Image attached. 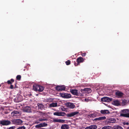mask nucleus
Wrapping results in <instances>:
<instances>
[{
	"label": "nucleus",
	"instance_id": "b1692460",
	"mask_svg": "<svg viewBox=\"0 0 129 129\" xmlns=\"http://www.w3.org/2000/svg\"><path fill=\"white\" fill-rule=\"evenodd\" d=\"M84 61V59L83 58L80 57L78 58L77 59V62L78 64L80 62H82Z\"/></svg>",
	"mask_w": 129,
	"mask_h": 129
},
{
	"label": "nucleus",
	"instance_id": "473e14b6",
	"mask_svg": "<svg viewBox=\"0 0 129 129\" xmlns=\"http://www.w3.org/2000/svg\"><path fill=\"white\" fill-rule=\"evenodd\" d=\"M15 128V127L14 126H12L11 127H9V129H14Z\"/></svg>",
	"mask_w": 129,
	"mask_h": 129
},
{
	"label": "nucleus",
	"instance_id": "c9c22d12",
	"mask_svg": "<svg viewBox=\"0 0 129 129\" xmlns=\"http://www.w3.org/2000/svg\"><path fill=\"white\" fill-rule=\"evenodd\" d=\"M10 88L11 89H13V86L12 85H11Z\"/></svg>",
	"mask_w": 129,
	"mask_h": 129
},
{
	"label": "nucleus",
	"instance_id": "ea45409f",
	"mask_svg": "<svg viewBox=\"0 0 129 129\" xmlns=\"http://www.w3.org/2000/svg\"><path fill=\"white\" fill-rule=\"evenodd\" d=\"M94 116V114H92L90 115V117H91L92 116Z\"/></svg>",
	"mask_w": 129,
	"mask_h": 129
},
{
	"label": "nucleus",
	"instance_id": "a878e982",
	"mask_svg": "<svg viewBox=\"0 0 129 129\" xmlns=\"http://www.w3.org/2000/svg\"><path fill=\"white\" fill-rule=\"evenodd\" d=\"M120 116H121L129 117V113L127 114L121 113Z\"/></svg>",
	"mask_w": 129,
	"mask_h": 129
},
{
	"label": "nucleus",
	"instance_id": "6ab92c4d",
	"mask_svg": "<svg viewBox=\"0 0 129 129\" xmlns=\"http://www.w3.org/2000/svg\"><path fill=\"white\" fill-rule=\"evenodd\" d=\"M106 117L103 116L101 117H100L99 118H95L93 120L95 121H100L104 120L106 119Z\"/></svg>",
	"mask_w": 129,
	"mask_h": 129
},
{
	"label": "nucleus",
	"instance_id": "aec40b11",
	"mask_svg": "<svg viewBox=\"0 0 129 129\" xmlns=\"http://www.w3.org/2000/svg\"><path fill=\"white\" fill-rule=\"evenodd\" d=\"M38 106L39 109L41 110H43L44 108V105L42 104L38 103Z\"/></svg>",
	"mask_w": 129,
	"mask_h": 129
},
{
	"label": "nucleus",
	"instance_id": "f257e3e1",
	"mask_svg": "<svg viewBox=\"0 0 129 129\" xmlns=\"http://www.w3.org/2000/svg\"><path fill=\"white\" fill-rule=\"evenodd\" d=\"M33 87L34 90L36 91L42 92L44 89V87L43 86L36 84H34Z\"/></svg>",
	"mask_w": 129,
	"mask_h": 129
},
{
	"label": "nucleus",
	"instance_id": "7c9ffc66",
	"mask_svg": "<svg viewBox=\"0 0 129 129\" xmlns=\"http://www.w3.org/2000/svg\"><path fill=\"white\" fill-rule=\"evenodd\" d=\"M66 63L67 65H69L70 63V61L69 60H68L66 62Z\"/></svg>",
	"mask_w": 129,
	"mask_h": 129
},
{
	"label": "nucleus",
	"instance_id": "f3484780",
	"mask_svg": "<svg viewBox=\"0 0 129 129\" xmlns=\"http://www.w3.org/2000/svg\"><path fill=\"white\" fill-rule=\"evenodd\" d=\"M97 127V126L95 125H92L86 127L85 129H96Z\"/></svg>",
	"mask_w": 129,
	"mask_h": 129
},
{
	"label": "nucleus",
	"instance_id": "e433bc0d",
	"mask_svg": "<svg viewBox=\"0 0 129 129\" xmlns=\"http://www.w3.org/2000/svg\"><path fill=\"white\" fill-rule=\"evenodd\" d=\"M86 54L84 53H83L82 54V55L83 56H85Z\"/></svg>",
	"mask_w": 129,
	"mask_h": 129
},
{
	"label": "nucleus",
	"instance_id": "f704fd0d",
	"mask_svg": "<svg viewBox=\"0 0 129 129\" xmlns=\"http://www.w3.org/2000/svg\"><path fill=\"white\" fill-rule=\"evenodd\" d=\"M39 121V120H37L36 121H35V123L36 124L39 123H40Z\"/></svg>",
	"mask_w": 129,
	"mask_h": 129
},
{
	"label": "nucleus",
	"instance_id": "79ce46f5",
	"mask_svg": "<svg viewBox=\"0 0 129 129\" xmlns=\"http://www.w3.org/2000/svg\"><path fill=\"white\" fill-rule=\"evenodd\" d=\"M127 129H129V126L127 128Z\"/></svg>",
	"mask_w": 129,
	"mask_h": 129
},
{
	"label": "nucleus",
	"instance_id": "423d86ee",
	"mask_svg": "<svg viewBox=\"0 0 129 129\" xmlns=\"http://www.w3.org/2000/svg\"><path fill=\"white\" fill-rule=\"evenodd\" d=\"M48 125L47 123L45 122L42 123L35 126V127L37 128L47 126Z\"/></svg>",
	"mask_w": 129,
	"mask_h": 129
},
{
	"label": "nucleus",
	"instance_id": "2eb2a0df",
	"mask_svg": "<svg viewBox=\"0 0 129 129\" xmlns=\"http://www.w3.org/2000/svg\"><path fill=\"white\" fill-rule=\"evenodd\" d=\"M78 114H79V112H78L76 111L74 112H71L70 113L68 114H67V116L68 117H71Z\"/></svg>",
	"mask_w": 129,
	"mask_h": 129
},
{
	"label": "nucleus",
	"instance_id": "4be33fe9",
	"mask_svg": "<svg viewBox=\"0 0 129 129\" xmlns=\"http://www.w3.org/2000/svg\"><path fill=\"white\" fill-rule=\"evenodd\" d=\"M57 103L53 102L49 105L50 107H57Z\"/></svg>",
	"mask_w": 129,
	"mask_h": 129
},
{
	"label": "nucleus",
	"instance_id": "7ed1b4c3",
	"mask_svg": "<svg viewBox=\"0 0 129 129\" xmlns=\"http://www.w3.org/2000/svg\"><path fill=\"white\" fill-rule=\"evenodd\" d=\"M11 123V121L9 120H3L0 121V124L3 125H8Z\"/></svg>",
	"mask_w": 129,
	"mask_h": 129
},
{
	"label": "nucleus",
	"instance_id": "bb28decb",
	"mask_svg": "<svg viewBox=\"0 0 129 129\" xmlns=\"http://www.w3.org/2000/svg\"><path fill=\"white\" fill-rule=\"evenodd\" d=\"M112 129H123L122 127L119 125L115 126L112 128Z\"/></svg>",
	"mask_w": 129,
	"mask_h": 129
},
{
	"label": "nucleus",
	"instance_id": "a211bd4d",
	"mask_svg": "<svg viewBox=\"0 0 129 129\" xmlns=\"http://www.w3.org/2000/svg\"><path fill=\"white\" fill-rule=\"evenodd\" d=\"M19 112L17 111H15L11 113V115L12 116H16L19 115Z\"/></svg>",
	"mask_w": 129,
	"mask_h": 129
},
{
	"label": "nucleus",
	"instance_id": "58836bf2",
	"mask_svg": "<svg viewBox=\"0 0 129 129\" xmlns=\"http://www.w3.org/2000/svg\"><path fill=\"white\" fill-rule=\"evenodd\" d=\"M11 81L12 82H14V80L13 79H11Z\"/></svg>",
	"mask_w": 129,
	"mask_h": 129
},
{
	"label": "nucleus",
	"instance_id": "4c0bfd02",
	"mask_svg": "<svg viewBox=\"0 0 129 129\" xmlns=\"http://www.w3.org/2000/svg\"><path fill=\"white\" fill-rule=\"evenodd\" d=\"M124 125H128L129 124V123L128 122H125L124 123Z\"/></svg>",
	"mask_w": 129,
	"mask_h": 129
},
{
	"label": "nucleus",
	"instance_id": "39448f33",
	"mask_svg": "<svg viewBox=\"0 0 129 129\" xmlns=\"http://www.w3.org/2000/svg\"><path fill=\"white\" fill-rule=\"evenodd\" d=\"M113 98H110L108 97H104L101 99L102 101L105 102H108L112 101Z\"/></svg>",
	"mask_w": 129,
	"mask_h": 129
},
{
	"label": "nucleus",
	"instance_id": "412c9836",
	"mask_svg": "<svg viewBox=\"0 0 129 129\" xmlns=\"http://www.w3.org/2000/svg\"><path fill=\"white\" fill-rule=\"evenodd\" d=\"M69 125L67 124H63L61 125V129H69Z\"/></svg>",
	"mask_w": 129,
	"mask_h": 129
},
{
	"label": "nucleus",
	"instance_id": "0eeeda50",
	"mask_svg": "<svg viewBox=\"0 0 129 129\" xmlns=\"http://www.w3.org/2000/svg\"><path fill=\"white\" fill-rule=\"evenodd\" d=\"M55 89L58 91H61L65 90V87L64 85L58 86L56 87Z\"/></svg>",
	"mask_w": 129,
	"mask_h": 129
},
{
	"label": "nucleus",
	"instance_id": "20e7f679",
	"mask_svg": "<svg viewBox=\"0 0 129 129\" xmlns=\"http://www.w3.org/2000/svg\"><path fill=\"white\" fill-rule=\"evenodd\" d=\"M80 91L81 93L83 94L84 93H90L91 92V90L90 88H86L83 89H81Z\"/></svg>",
	"mask_w": 129,
	"mask_h": 129
},
{
	"label": "nucleus",
	"instance_id": "ddd939ff",
	"mask_svg": "<svg viewBox=\"0 0 129 129\" xmlns=\"http://www.w3.org/2000/svg\"><path fill=\"white\" fill-rule=\"evenodd\" d=\"M115 94L117 97L118 98H122L124 94L122 92L119 91H117L116 92Z\"/></svg>",
	"mask_w": 129,
	"mask_h": 129
},
{
	"label": "nucleus",
	"instance_id": "37998d69",
	"mask_svg": "<svg viewBox=\"0 0 129 129\" xmlns=\"http://www.w3.org/2000/svg\"><path fill=\"white\" fill-rule=\"evenodd\" d=\"M85 101H87V100H87V99H85Z\"/></svg>",
	"mask_w": 129,
	"mask_h": 129
},
{
	"label": "nucleus",
	"instance_id": "c756f323",
	"mask_svg": "<svg viewBox=\"0 0 129 129\" xmlns=\"http://www.w3.org/2000/svg\"><path fill=\"white\" fill-rule=\"evenodd\" d=\"M47 120V119L46 118H40L39 119V121H46Z\"/></svg>",
	"mask_w": 129,
	"mask_h": 129
},
{
	"label": "nucleus",
	"instance_id": "a19ab883",
	"mask_svg": "<svg viewBox=\"0 0 129 129\" xmlns=\"http://www.w3.org/2000/svg\"><path fill=\"white\" fill-rule=\"evenodd\" d=\"M125 101H122V103H123H123H125Z\"/></svg>",
	"mask_w": 129,
	"mask_h": 129
},
{
	"label": "nucleus",
	"instance_id": "c85d7f7f",
	"mask_svg": "<svg viewBox=\"0 0 129 129\" xmlns=\"http://www.w3.org/2000/svg\"><path fill=\"white\" fill-rule=\"evenodd\" d=\"M102 129H111V127L109 126H105L102 128Z\"/></svg>",
	"mask_w": 129,
	"mask_h": 129
},
{
	"label": "nucleus",
	"instance_id": "6e6552de",
	"mask_svg": "<svg viewBox=\"0 0 129 129\" xmlns=\"http://www.w3.org/2000/svg\"><path fill=\"white\" fill-rule=\"evenodd\" d=\"M23 111L30 113L31 112V107L29 106H26L24 107L23 109Z\"/></svg>",
	"mask_w": 129,
	"mask_h": 129
},
{
	"label": "nucleus",
	"instance_id": "cd10ccee",
	"mask_svg": "<svg viewBox=\"0 0 129 129\" xmlns=\"http://www.w3.org/2000/svg\"><path fill=\"white\" fill-rule=\"evenodd\" d=\"M121 112H122L121 113L127 114L128 113V110L127 109H124L121 110Z\"/></svg>",
	"mask_w": 129,
	"mask_h": 129
},
{
	"label": "nucleus",
	"instance_id": "4468645a",
	"mask_svg": "<svg viewBox=\"0 0 129 129\" xmlns=\"http://www.w3.org/2000/svg\"><path fill=\"white\" fill-rule=\"evenodd\" d=\"M53 122L62 123H64L65 121V120H64L56 118H54L53 119Z\"/></svg>",
	"mask_w": 129,
	"mask_h": 129
},
{
	"label": "nucleus",
	"instance_id": "9b49d317",
	"mask_svg": "<svg viewBox=\"0 0 129 129\" xmlns=\"http://www.w3.org/2000/svg\"><path fill=\"white\" fill-rule=\"evenodd\" d=\"M61 95L62 97L65 98H69L71 97V95L70 94L66 93H61Z\"/></svg>",
	"mask_w": 129,
	"mask_h": 129
},
{
	"label": "nucleus",
	"instance_id": "f8f14e48",
	"mask_svg": "<svg viewBox=\"0 0 129 129\" xmlns=\"http://www.w3.org/2000/svg\"><path fill=\"white\" fill-rule=\"evenodd\" d=\"M65 113L64 112H56L53 113L54 115L58 116H63L64 115Z\"/></svg>",
	"mask_w": 129,
	"mask_h": 129
},
{
	"label": "nucleus",
	"instance_id": "dca6fc26",
	"mask_svg": "<svg viewBox=\"0 0 129 129\" xmlns=\"http://www.w3.org/2000/svg\"><path fill=\"white\" fill-rule=\"evenodd\" d=\"M13 122L17 124H20L22 122V121L20 119H14L13 120Z\"/></svg>",
	"mask_w": 129,
	"mask_h": 129
},
{
	"label": "nucleus",
	"instance_id": "72a5a7b5",
	"mask_svg": "<svg viewBox=\"0 0 129 129\" xmlns=\"http://www.w3.org/2000/svg\"><path fill=\"white\" fill-rule=\"evenodd\" d=\"M7 83L8 84H11L12 83L10 80H9L7 81Z\"/></svg>",
	"mask_w": 129,
	"mask_h": 129
},
{
	"label": "nucleus",
	"instance_id": "2f4dec72",
	"mask_svg": "<svg viewBox=\"0 0 129 129\" xmlns=\"http://www.w3.org/2000/svg\"><path fill=\"white\" fill-rule=\"evenodd\" d=\"M21 76L20 75H18L16 77L17 79L19 80L21 79Z\"/></svg>",
	"mask_w": 129,
	"mask_h": 129
},
{
	"label": "nucleus",
	"instance_id": "c03bdc74",
	"mask_svg": "<svg viewBox=\"0 0 129 129\" xmlns=\"http://www.w3.org/2000/svg\"><path fill=\"white\" fill-rule=\"evenodd\" d=\"M20 101H18L17 102H19Z\"/></svg>",
	"mask_w": 129,
	"mask_h": 129
},
{
	"label": "nucleus",
	"instance_id": "f03ea898",
	"mask_svg": "<svg viewBox=\"0 0 129 129\" xmlns=\"http://www.w3.org/2000/svg\"><path fill=\"white\" fill-rule=\"evenodd\" d=\"M71 92L73 95L77 96H82L83 94H82L80 92L78 91V90L76 89H72L70 90Z\"/></svg>",
	"mask_w": 129,
	"mask_h": 129
},
{
	"label": "nucleus",
	"instance_id": "393cba45",
	"mask_svg": "<svg viewBox=\"0 0 129 129\" xmlns=\"http://www.w3.org/2000/svg\"><path fill=\"white\" fill-rule=\"evenodd\" d=\"M113 103L114 105L116 106H118L120 105L119 102L118 100H116L114 101Z\"/></svg>",
	"mask_w": 129,
	"mask_h": 129
},
{
	"label": "nucleus",
	"instance_id": "1a4fd4ad",
	"mask_svg": "<svg viewBox=\"0 0 129 129\" xmlns=\"http://www.w3.org/2000/svg\"><path fill=\"white\" fill-rule=\"evenodd\" d=\"M66 105L67 107L71 109H73L75 107V105L72 103H66Z\"/></svg>",
	"mask_w": 129,
	"mask_h": 129
},
{
	"label": "nucleus",
	"instance_id": "5701e85b",
	"mask_svg": "<svg viewBox=\"0 0 129 129\" xmlns=\"http://www.w3.org/2000/svg\"><path fill=\"white\" fill-rule=\"evenodd\" d=\"M101 113L102 114H108L110 113L109 111L107 110H102L100 111Z\"/></svg>",
	"mask_w": 129,
	"mask_h": 129
},
{
	"label": "nucleus",
	"instance_id": "9d476101",
	"mask_svg": "<svg viewBox=\"0 0 129 129\" xmlns=\"http://www.w3.org/2000/svg\"><path fill=\"white\" fill-rule=\"evenodd\" d=\"M116 119L114 118H111L107 119L106 120V122L107 123H113L115 122Z\"/></svg>",
	"mask_w": 129,
	"mask_h": 129
}]
</instances>
